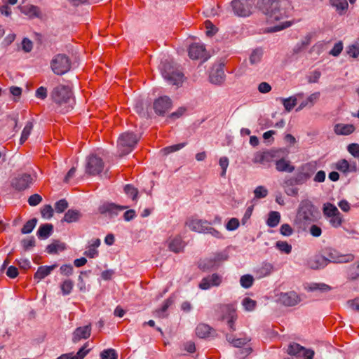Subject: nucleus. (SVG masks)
Segmentation results:
<instances>
[{
	"instance_id": "f257e3e1",
	"label": "nucleus",
	"mask_w": 359,
	"mask_h": 359,
	"mask_svg": "<svg viewBox=\"0 0 359 359\" xmlns=\"http://www.w3.org/2000/svg\"><path fill=\"white\" fill-rule=\"evenodd\" d=\"M320 217L318 208L309 200H302L297 209L294 225L299 229L306 231L309 226L317 222Z\"/></svg>"
},
{
	"instance_id": "f03ea898",
	"label": "nucleus",
	"mask_w": 359,
	"mask_h": 359,
	"mask_svg": "<svg viewBox=\"0 0 359 359\" xmlns=\"http://www.w3.org/2000/svg\"><path fill=\"white\" fill-rule=\"evenodd\" d=\"M50 98L63 113L73 109L74 99L72 89L68 86L60 84L55 86L50 93Z\"/></svg>"
},
{
	"instance_id": "7ed1b4c3",
	"label": "nucleus",
	"mask_w": 359,
	"mask_h": 359,
	"mask_svg": "<svg viewBox=\"0 0 359 359\" xmlns=\"http://www.w3.org/2000/svg\"><path fill=\"white\" fill-rule=\"evenodd\" d=\"M257 8L271 22L280 20L286 16V11L281 6L280 0H258Z\"/></svg>"
},
{
	"instance_id": "20e7f679",
	"label": "nucleus",
	"mask_w": 359,
	"mask_h": 359,
	"mask_svg": "<svg viewBox=\"0 0 359 359\" xmlns=\"http://www.w3.org/2000/svg\"><path fill=\"white\" fill-rule=\"evenodd\" d=\"M162 76L171 85L180 86L184 81V74L174 65L172 62L165 60L160 67Z\"/></svg>"
},
{
	"instance_id": "39448f33",
	"label": "nucleus",
	"mask_w": 359,
	"mask_h": 359,
	"mask_svg": "<svg viewBox=\"0 0 359 359\" xmlns=\"http://www.w3.org/2000/svg\"><path fill=\"white\" fill-rule=\"evenodd\" d=\"M186 225L193 231L210 234L216 238H222V233L211 226V223L207 220L191 218L187 221Z\"/></svg>"
},
{
	"instance_id": "423d86ee",
	"label": "nucleus",
	"mask_w": 359,
	"mask_h": 359,
	"mask_svg": "<svg viewBox=\"0 0 359 359\" xmlns=\"http://www.w3.org/2000/svg\"><path fill=\"white\" fill-rule=\"evenodd\" d=\"M140 139V136H137L132 132L122 133L118 139V149L120 152V156L130 153Z\"/></svg>"
},
{
	"instance_id": "0eeeda50",
	"label": "nucleus",
	"mask_w": 359,
	"mask_h": 359,
	"mask_svg": "<svg viewBox=\"0 0 359 359\" xmlns=\"http://www.w3.org/2000/svg\"><path fill=\"white\" fill-rule=\"evenodd\" d=\"M217 318L225 321L232 332L236 330L235 321L237 318L235 309L231 305H219L216 309Z\"/></svg>"
},
{
	"instance_id": "6e6552de",
	"label": "nucleus",
	"mask_w": 359,
	"mask_h": 359,
	"mask_svg": "<svg viewBox=\"0 0 359 359\" xmlns=\"http://www.w3.org/2000/svg\"><path fill=\"white\" fill-rule=\"evenodd\" d=\"M50 67L55 74L62 75L70 69L71 62L66 55L57 54L52 59Z\"/></svg>"
},
{
	"instance_id": "1a4fd4ad",
	"label": "nucleus",
	"mask_w": 359,
	"mask_h": 359,
	"mask_svg": "<svg viewBox=\"0 0 359 359\" xmlns=\"http://www.w3.org/2000/svg\"><path fill=\"white\" fill-rule=\"evenodd\" d=\"M326 262L334 263H348L354 260L353 254L341 255L334 249H327L325 252Z\"/></svg>"
},
{
	"instance_id": "9d476101",
	"label": "nucleus",
	"mask_w": 359,
	"mask_h": 359,
	"mask_svg": "<svg viewBox=\"0 0 359 359\" xmlns=\"http://www.w3.org/2000/svg\"><path fill=\"white\" fill-rule=\"evenodd\" d=\"M287 353L296 358L304 357V359H313L314 351L306 349L297 343H291L287 349Z\"/></svg>"
},
{
	"instance_id": "9b49d317",
	"label": "nucleus",
	"mask_w": 359,
	"mask_h": 359,
	"mask_svg": "<svg viewBox=\"0 0 359 359\" xmlns=\"http://www.w3.org/2000/svg\"><path fill=\"white\" fill-rule=\"evenodd\" d=\"M231 4L234 13L238 16L246 17L252 13V4L249 0H233Z\"/></svg>"
},
{
	"instance_id": "f8f14e48",
	"label": "nucleus",
	"mask_w": 359,
	"mask_h": 359,
	"mask_svg": "<svg viewBox=\"0 0 359 359\" xmlns=\"http://www.w3.org/2000/svg\"><path fill=\"white\" fill-rule=\"evenodd\" d=\"M104 168V162L102 158L95 155L88 157L86 165V172L89 175L100 174Z\"/></svg>"
},
{
	"instance_id": "ddd939ff",
	"label": "nucleus",
	"mask_w": 359,
	"mask_h": 359,
	"mask_svg": "<svg viewBox=\"0 0 359 359\" xmlns=\"http://www.w3.org/2000/svg\"><path fill=\"white\" fill-rule=\"evenodd\" d=\"M222 276L218 273H212L204 277L200 282L198 287L203 290H206L212 287H218L222 283Z\"/></svg>"
},
{
	"instance_id": "4468645a",
	"label": "nucleus",
	"mask_w": 359,
	"mask_h": 359,
	"mask_svg": "<svg viewBox=\"0 0 359 359\" xmlns=\"http://www.w3.org/2000/svg\"><path fill=\"white\" fill-rule=\"evenodd\" d=\"M172 107V100L168 96H162L154 102V109L156 114L163 116L168 112Z\"/></svg>"
},
{
	"instance_id": "2eb2a0df",
	"label": "nucleus",
	"mask_w": 359,
	"mask_h": 359,
	"mask_svg": "<svg viewBox=\"0 0 359 359\" xmlns=\"http://www.w3.org/2000/svg\"><path fill=\"white\" fill-rule=\"evenodd\" d=\"M128 208V206L118 205L112 203H105L99 207V212L110 217L116 216L119 212Z\"/></svg>"
},
{
	"instance_id": "dca6fc26",
	"label": "nucleus",
	"mask_w": 359,
	"mask_h": 359,
	"mask_svg": "<svg viewBox=\"0 0 359 359\" xmlns=\"http://www.w3.org/2000/svg\"><path fill=\"white\" fill-rule=\"evenodd\" d=\"M32 182L33 179L30 175L22 174L12 180L11 185L14 189L21 191L27 189Z\"/></svg>"
},
{
	"instance_id": "f3484780",
	"label": "nucleus",
	"mask_w": 359,
	"mask_h": 359,
	"mask_svg": "<svg viewBox=\"0 0 359 359\" xmlns=\"http://www.w3.org/2000/svg\"><path fill=\"white\" fill-rule=\"evenodd\" d=\"M189 56L192 60L203 59L204 61L208 58L203 45L199 43H193L189 46Z\"/></svg>"
},
{
	"instance_id": "a211bd4d",
	"label": "nucleus",
	"mask_w": 359,
	"mask_h": 359,
	"mask_svg": "<svg viewBox=\"0 0 359 359\" xmlns=\"http://www.w3.org/2000/svg\"><path fill=\"white\" fill-rule=\"evenodd\" d=\"M279 302L285 306H293L300 302V297L294 291L280 293L278 297Z\"/></svg>"
},
{
	"instance_id": "6ab92c4d",
	"label": "nucleus",
	"mask_w": 359,
	"mask_h": 359,
	"mask_svg": "<svg viewBox=\"0 0 359 359\" xmlns=\"http://www.w3.org/2000/svg\"><path fill=\"white\" fill-rule=\"evenodd\" d=\"M91 334L90 324L83 327H77L72 334V341L76 344L81 339H86L90 337Z\"/></svg>"
},
{
	"instance_id": "aec40b11",
	"label": "nucleus",
	"mask_w": 359,
	"mask_h": 359,
	"mask_svg": "<svg viewBox=\"0 0 359 359\" xmlns=\"http://www.w3.org/2000/svg\"><path fill=\"white\" fill-rule=\"evenodd\" d=\"M226 256L222 254L217 255L213 259H207L200 263V268L203 270H209L219 265L222 261L226 260Z\"/></svg>"
},
{
	"instance_id": "412c9836",
	"label": "nucleus",
	"mask_w": 359,
	"mask_h": 359,
	"mask_svg": "<svg viewBox=\"0 0 359 359\" xmlns=\"http://www.w3.org/2000/svg\"><path fill=\"white\" fill-rule=\"evenodd\" d=\"M20 12L30 18H41V12L40 8L32 4H27L19 6Z\"/></svg>"
},
{
	"instance_id": "4be33fe9",
	"label": "nucleus",
	"mask_w": 359,
	"mask_h": 359,
	"mask_svg": "<svg viewBox=\"0 0 359 359\" xmlns=\"http://www.w3.org/2000/svg\"><path fill=\"white\" fill-rule=\"evenodd\" d=\"M88 343H86L76 353V355L73 353L62 354L57 359H83L84 357L88 353L90 349H87Z\"/></svg>"
},
{
	"instance_id": "5701e85b",
	"label": "nucleus",
	"mask_w": 359,
	"mask_h": 359,
	"mask_svg": "<svg viewBox=\"0 0 359 359\" xmlns=\"http://www.w3.org/2000/svg\"><path fill=\"white\" fill-rule=\"evenodd\" d=\"M225 74L222 67L213 69L210 74V81L212 83L220 85L224 81Z\"/></svg>"
},
{
	"instance_id": "b1692460",
	"label": "nucleus",
	"mask_w": 359,
	"mask_h": 359,
	"mask_svg": "<svg viewBox=\"0 0 359 359\" xmlns=\"http://www.w3.org/2000/svg\"><path fill=\"white\" fill-rule=\"evenodd\" d=\"M327 265L325 256L315 255L308 260V266L313 269H318Z\"/></svg>"
},
{
	"instance_id": "393cba45",
	"label": "nucleus",
	"mask_w": 359,
	"mask_h": 359,
	"mask_svg": "<svg viewBox=\"0 0 359 359\" xmlns=\"http://www.w3.org/2000/svg\"><path fill=\"white\" fill-rule=\"evenodd\" d=\"M57 266V264H53L52 266H39L34 276V279H37L38 281L43 279L45 277L48 276Z\"/></svg>"
},
{
	"instance_id": "a878e982",
	"label": "nucleus",
	"mask_w": 359,
	"mask_h": 359,
	"mask_svg": "<svg viewBox=\"0 0 359 359\" xmlns=\"http://www.w3.org/2000/svg\"><path fill=\"white\" fill-rule=\"evenodd\" d=\"M355 126L352 124L338 123L334 126V132L337 135H348L353 133Z\"/></svg>"
},
{
	"instance_id": "bb28decb",
	"label": "nucleus",
	"mask_w": 359,
	"mask_h": 359,
	"mask_svg": "<svg viewBox=\"0 0 359 359\" xmlns=\"http://www.w3.org/2000/svg\"><path fill=\"white\" fill-rule=\"evenodd\" d=\"M273 271V264L269 262H264L262 266L256 270V274L259 278H262L269 276Z\"/></svg>"
},
{
	"instance_id": "cd10ccee",
	"label": "nucleus",
	"mask_w": 359,
	"mask_h": 359,
	"mask_svg": "<svg viewBox=\"0 0 359 359\" xmlns=\"http://www.w3.org/2000/svg\"><path fill=\"white\" fill-rule=\"evenodd\" d=\"M276 168L280 172H292L294 170V167L290 164V162L284 158L276 161Z\"/></svg>"
},
{
	"instance_id": "c85d7f7f",
	"label": "nucleus",
	"mask_w": 359,
	"mask_h": 359,
	"mask_svg": "<svg viewBox=\"0 0 359 359\" xmlns=\"http://www.w3.org/2000/svg\"><path fill=\"white\" fill-rule=\"evenodd\" d=\"M359 278V260L348 266L347 269V278L351 280H357Z\"/></svg>"
},
{
	"instance_id": "c756f323",
	"label": "nucleus",
	"mask_w": 359,
	"mask_h": 359,
	"mask_svg": "<svg viewBox=\"0 0 359 359\" xmlns=\"http://www.w3.org/2000/svg\"><path fill=\"white\" fill-rule=\"evenodd\" d=\"M81 213L76 210H69L64 216L63 220L67 223L75 222L79 220Z\"/></svg>"
},
{
	"instance_id": "7c9ffc66",
	"label": "nucleus",
	"mask_w": 359,
	"mask_h": 359,
	"mask_svg": "<svg viewBox=\"0 0 359 359\" xmlns=\"http://www.w3.org/2000/svg\"><path fill=\"white\" fill-rule=\"evenodd\" d=\"M53 226L51 224H45L40 226L37 236L39 238H47L51 234Z\"/></svg>"
},
{
	"instance_id": "2f4dec72",
	"label": "nucleus",
	"mask_w": 359,
	"mask_h": 359,
	"mask_svg": "<svg viewBox=\"0 0 359 359\" xmlns=\"http://www.w3.org/2000/svg\"><path fill=\"white\" fill-rule=\"evenodd\" d=\"M330 3L340 15H342L348 6L346 0H330Z\"/></svg>"
},
{
	"instance_id": "473e14b6",
	"label": "nucleus",
	"mask_w": 359,
	"mask_h": 359,
	"mask_svg": "<svg viewBox=\"0 0 359 359\" xmlns=\"http://www.w3.org/2000/svg\"><path fill=\"white\" fill-rule=\"evenodd\" d=\"M168 247L170 250L174 252H179L183 248L182 238L179 236L175 237L168 241Z\"/></svg>"
},
{
	"instance_id": "72a5a7b5",
	"label": "nucleus",
	"mask_w": 359,
	"mask_h": 359,
	"mask_svg": "<svg viewBox=\"0 0 359 359\" xmlns=\"http://www.w3.org/2000/svg\"><path fill=\"white\" fill-rule=\"evenodd\" d=\"M65 249V244L58 241H55L46 247V251L49 254L57 253Z\"/></svg>"
},
{
	"instance_id": "f704fd0d",
	"label": "nucleus",
	"mask_w": 359,
	"mask_h": 359,
	"mask_svg": "<svg viewBox=\"0 0 359 359\" xmlns=\"http://www.w3.org/2000/svg\"><path fill=\"white\" fill-rule=\"evenodd\" d=\"M323 212L324 215L327 218L331 216H336L337 214L340 212L337 208L330 203H327L323 205Z\"/></svg>"
},
{
	"instance_id": "c9c22d12",
	"label": "nucleus",
	"mask_w": 359,
	"mask_h": 359,
	"mask_svg": "<svg viewBox=\"0 0 359 359\" xmlns=\"http://www.w3.org/2000/svg\"><path fill=\"white\" fill-rule=\"evenodd\" d=\"M210 327L206 324L201 323L196 328V334L200 338L208 337L210 333Z\"/></svg>"
},
{
	"instance_id": "e433bc0d",
	"label": "nucleus",
	"mask_w": 359,
	"mask_h": 359,
	"mask_svg": "<svg viewBox=\"0 0 359 359\" xmlns=\"http://www.w3.org/2000/svg\"><path fill=\"white\" fill-rule=\"evenodd\" d=\"M280 221V215L278 212L271 211L269 214L266 224L270 227L276 226Z\"/></svg>"
},
{
	"instance_id": "4c0bfd02",
	"label": "nucleus",
	"mask_w": 359,
	"mask_h": 359,
	"mask_svg": "<svg viewBox=\"0 0 359 359\" xmlns=\"http://www.w3.org/2000/svg\"><path fill=\"white\" fill-rule=\"evenodd\" d=\"M226 338L228 342L231 344L235 347H241L250 341V339L247 337L234 339L233 336L230 334H226Z\"/></svg>"
},
{
	"instance_id": "58836bf2",
	"label": "nucleus",
	"mask_w": 359,
	"mask_h": 359,
	"mask_svg": "<svg viewBox=\"0 0 359 359\" xmlns=\"http://www.w3.org/2000/svg\"><path fill=\"white\" fill-rule=\"evenodd\" d=\"M281 102L283 103L285 109L287 111H290L294 106L297 104V98L294 96H291L288 98H280Z\"/></svg>"
},
{
	"instance_id": "ea45409f",
	"label": "nucleus",
	"mask_w": 359,
	"mask_h": 359,
	"mask_svg": "<svg viewBox=\"0 0 359 359\" xmlns=\"http://www.w3.org/2000/svg\"><path fill=\"white\" fill-rule=\"evenodd\" d=\"M32 128H33L32 122L28 121L22 132L21 137L20 140V144H22L27 140L28 137L29 136V135L32 130Z\"/></svg>"
},
{
	"instance_id": "a19ab883",
	"label": "nucleus",
	"mask_w": 359,
	"mask_h": 359,
	"mask_svg": "<svg viewBox=\"0 0 359 359\" xmlns=\"http://www.w3.org/2000/svg\"><path fill=\"white\" fill-rule=\"evenodd\" d=\"M172 301L170 299H166L162 307L160 309H157L154 311L155 316L158 318H165L166 315L164 313L167 311L169 306L172 304Z\"/></svg>"
},
{
	"instance_id": "79ce46f5",
	"label": "nucleus",
	"mask_w": 359,
	"mask_h": 359,
	"mask_svg": "<svg viewBox=\"0 0 359 359\" xmlns=\"http://www.w3.org/2000/svg\"><path fill=\"white\" fill-rule=\"evenodd\" d=\"M74 286L72 280L67 279L63 281L60 285V288L63 295H68L71 293Z\"/></svg>"
},
{
	"instance_id": "37998d69",
	"label": "nucleus",
	"mask_w": 359,
	"mask_h": 359,
	"mask_svg": "<svg viewBox=\"0 0 359 359\" xmlns=\"http://www.w3.org/2000/svg\"><path fill=\"white\" fill-rule=\"evenodd\" d=\"M299 170L304 175H308V177L310 179L316 171V166L311 163H306L300 167Z\"/></svg>"
},
{
	"instance_id": "c03bdc74",
	"label": "nucleus",
	"mask_w": 359,
	"mask_h": 359,
	"mask_svg": "<svg viewBox=\"0 0 359 359\" xmlns=\"http://www.w3.org/2000/svg\"><path fill=\"white\" fill-rule=\"evenodd\" d=\"M331 290V287L325 283H311L309 286V291L319 290L320 292H327Z\"/></svg>"
},
{
	"instance_id": "a18cd8bd",
	"label": "nucleus",
	"mask_w": 359,
	"mask_h": 359,
	"mask_svg": "<svg viewBox=\"0 0 359 359\" xmlns=\"http://www.w3.org/2000/svg\"><path fill=\"white\" fill-rule=\"evenodd\" d=\"M37 223V219L36 218H33L29 221H27L25 224L22 228L21 232L24 234L29 233L35 227Z\"/></svg>"
},
{
	"instance_id": "49530a36",
	"label": "nucleus",
	"mask_w": 359,
	"mask_h": 359,
	"mask_svg": "<svg viewBox=\"0 0 359 359\" xmlns=\"http://www.w3.org/2000/svg\"><path fill=\"white\" fill-rule=\"evenodd\" d=\"M187 145L186 142L180 143L177 144L172 145L170 147H167L161 150V152L163 155H167L170 153L177 151L182 148H184Z\"/></svg>"
},
{
	"instance_id": "de8ad7c7",
	"label": "nucleus",
	"mask_w": 359,
	"mask_h": 359,
	"mask_svg": "<svg viewBox=\"0 0 359 359\" xmlns=\"http://www.w3.org/2000/svg\"><path fill=\"white\" fill-rule=\"evenodd\" d=\"M276 248L285 254H290L292 251V246L286 241H278L276 243Z\"/></svg>"
},
{
	"instance_id": "09e8293b",
	"label": "nucleus",
	"mask_w": 359,
	"mask_h": 359,
	"mask_svg": "<svg viewBox=\"0 0 359 359\" xmlns=\"http://www.w3.org/2000/svg\"><path fill=\"white\" fill-rule=\"evenodd\" d=\"M271 157V155L269 151L263 152V153H257L253 159L255 163H264L266 161H268L269 158Z\"/></svg>"
},
{
	"instance_id": "8fccbe9b",
	"label": "nucleus",
	"mask_w": 359,
	"mask_h": 359,
	"mask_svg": "<svg viewBox=\"0 0 359 359\" xmlns=\"http://www.w3.org/2000/svg\"><path fill=\"white\" fill-rule=\"evenodd\" d=\"M124 191L128 196H130L132 198L133 201H135L137 199L138 191L132 185H126L124 187Z\"/></svg>"
},
{
	"instance_id": "3c124183",
	"label": "nucleus",
	"mask_w": 359,
	"mask_h": 359,
	"mask_svg": "<svg viewBox=\"0 0 359 359\" xmlns=\"http://www.w3.org/2000/svg\"><path fill=\"white\" fill-rule=\"evenodd\" d=\"M346 52L351 57L356 58L359 55V43H355L348 46Z\"/></svg>"
},
{
	"instance_id": "603ef678",
	"label": "nucleus",
	"mask_w": 359,
	"mask_h": 359,
	"mask_svg": "<svg viewBox=\"0 0 359 359\" xmlns=\"http://www.w3.org/2000/svg\"><path fill=\"white\" fill-rule=\"evenodd\" d=\"M254 278L251 275H244L241 276L240 283L242 287L249 288L253 283Z\"/></svg>"
},
{
	"instance_id": "864d4df0",
	"label": "nucleus",
	"mask_w": 359,
	"mask_h": 359,
	"mask_svg": "<svg viewBox=\"0 0 359 359\" xmlns=\"http://www.w3.org/2000/svg\"><path fill=\"white\" fill-rule=\"evenodd\" d=\"M255 198L259 199L265 198L268 194V190L263 186H258L254 190Z\"/></svg>"
},
{
	"instance_id": "5fc2aeb1",
	"label": "nucleus",
	"mask_w": 359,
	"mask_h": 359,
	"mask_svg": "<svg viewBox=\"0 0 359 359\" xmlns=\"http://www.w3.org/2000/svg\"><path fill=\"white\" fill-rule=\"evenodd\" d=\"M242 304L246 311H252L256 306V302L249 297H245L243 299Z\"/></svg>"
},
{
	"instance_id": "6e6d98bb",
	"label": "nucleus",
	"mask_w": 359,
	"mask_h": 359,
	"mask_svg": "<svg viewBox=\"0 0 359 359\" xmlns=\"http://www.w3.org/2000/svg\"><path fill=\"white\" fill-rule=\"evenodd\" d=\"M329 218L330 224L335 228H337L341 226L342 224V216L340 212L339 214H337L336 216H331Z\"/></svg>"
},
{
	"instance_id": "4d7b16f0",
	"label": "nucleus",
	"mask_w": 359,
	"mask_h": 359,
	"mask_svg": "<svg viewBox=\"0 0 359 359\" xmlns=\"http://www.w3.org/2000/svg\"><path fill=\"white\" fill-rule=\"evenodd\" d=\"M350 166L351 164L346 159H341L336 163L335 168L341 172H348Z\"/></svg>"
},
{
	"instance_id": "13d9d810",
	"label": "nucleus",
	"mask_w": 359,
	"mask_h": 359,
	"mask_svg": "<svg viewBox=\"0 0 359 359\" xmlns=\"http://www.w3.org/2000/svg\"><path fill=\"white\" fill-rule=\"evenodd\" d=\"M292 25V22L290 21H286L284 22L280 23L278 25L271 27L267 29L268 32H276L280 30H283L285 28H287Z\"/></svg>"
},
{
	"instance_id": "bf43d9fd",
	"label": "nucleus",
	"mask_w": 359,
	"mask_h": 359,
	"mask_svg": "<svg viewBox=\"0 0 359 359\" xmlns=\"http://www.w3.org/2000/svg\"><path fill=\"white\" fill-rule=\"evenodd\" d=\"M262 56V51L259 49L255 50L250 56V63L254 65L257 64L261 60Z\"/></svg>"
},
{
	"instance_id": "052dcab7",
	"label": "nucleus",
	"mask_w": 359,
	"mask_h": 359,
	"mask_svg": "<svg viewBox=\"0 0 359 359\" xmlns=\"http://www.w3.org/2000/svg\"><path fill=\"white\" fill-rule=\"evenodd\" d=\"M101 359H117V354L114 349L104 350L101 353Z\"/></svg>"
},
{
	"instance_id": "680f3d73",
	"label": "nucleus",
	"mask_w": 359,
	"mask_h": 359,
	"mask_svg": "<svg viewBox=\"0 0 359 359\" xmlns=\"http://www.w3.org/2000/svg\"><path fill=\"white\" fill-rule=\"evenodd\" d=\"M309 178L308 177V175H304L302 171L299 170L295 177H294V183L296 184H304Z\"/></svg>"
},
{
	"instance_id": "e2e57ef3",
	"label": "nucleus",
	"mask_w": 359,
	"mask_h": 359,
	"mask_svg": "<svg viewBox=\"0 0 359 359\" xmlns=\"http://www.w3.org/2000/svg\"><path fill=\"white\" fill-rule=\"evenodd\" d=\"M43 217L50 219L53 215V209L50 205H44L41 210Z\"/></svg>"
},
{
	"instance_id": "0e129e2a",
	"label": "nucleus",
	"mask_w": 359,
	"mask_h": 359,
	"mask_svg": "<svg viewBox=\"0 0 359 359\" xmlns=\"http://www.w3.org/2000/svg\"><path fill=\"white\" fill-rule=\"evenodd\" d=\"M68 207V203L65 199H61L55 204V209L57 212H63Z\"/></svg>"
},
{
	"instance_id": "69168bd1",
	"label": "nucleus",
	"mask_w": 359,
	"mask_h": 359,
	"mask_svg": "<svg viewBox=\"0 0 359 359\" xmlns=\"http://www.w3.org/2000/svg\"><path fill=\"white\" fill-rule=\"evenodd\" d=\"M41 201L42 197L38 194H33L28 198V203L31 206H36L39 205Z\"/></svg>"
},
{
	"instance_id": "338daca9",
	"label": "nucleus",
	"mask_w": 359,
	"mask_h": 359,
	"mask_svg": "<svg viewBox=\"0 0 359 359\" xmlns=\"http://www.w3.org/2000/svg\"><path fill=\"white\" fill-rule=\"evenodd\" d=\"M239 226V221L236 218H231L226 224V229L228 231H234Z\"/></svg>"
},
{
	"instance_id": "774afa93",
	"label": "nucleus",
	"mask_w": 359,
	"mask_h": 359,
	"mask_svg": "<svg viewBox=\"0 0 359 359\" xmlns=\"http://www.w3.org/2000/svg\"><path fill=\"white\" fill-rule=\"evenodd\" d=\"M348 151L354 157L359 158V144L355 143L350 144L348 146Z\"/></svg>"
}]
</instances>
